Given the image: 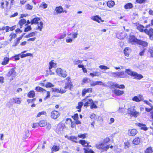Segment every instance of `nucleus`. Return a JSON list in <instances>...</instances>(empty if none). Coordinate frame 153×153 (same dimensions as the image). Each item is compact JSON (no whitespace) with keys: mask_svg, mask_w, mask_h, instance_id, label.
<instances>
[{"mask_svg":"<svg viewBox=\"0 0 153 153\" xmlns=\"http://www.w3.org/2000/svg\"><path fill=\"white\" fill-rule=\"evenodd\" d=\"M129 42L132 45H140L142 46L146 47L148 46V43L146 42L143 41L141 40L137 39L134 36H130L129 40Z\"/></svg>","mask_w":153,"mask_h":153,"instance_id":"1","label":"nucleus"},{"mask_svg":"<svg viewBox=\"0 0 153 153\" xmlns=\"http://www.w3.org/2000/svg\"><path fill=\"white\" fill-rule=\"evenodd\" d=\"M126 72L131 76L134 77V79H140L143 77V76L140 74H138L136 72L133 71L130 69H126Z\"/></svg>","mask_w":153,"mask_h":153,"instance_id":"2","label":"nucleus"},{"mask_svg":"<svg viewBox=\"0 0 153 153\" xmlns=\"http://www.w3.org/2000/svg\"><path fill=\"white\" fill-rule=\"evenodd\" d=\"M104 143H102L99 144H97L95 145L96 147L99 149H102L103 151H105L109 148V145H107L105 146Z\"/></svg>","mask_w":153,"mask_h":153,"instance_id":"3","label":"nucleus"},{"mask_svg":"<svg viewBox=\"0 0 153 153\" xmlns=\"http://www.w3.org/2000/svg\"><path fill=\"white\" fill-rule=\"evenodd\" d=\"M56 71L59 76L62 77H65L67 76L66 72L60 68H57Z\"/></svg>","mask_w":153,"mask_h":153,"instance_id":"4","label":"nucleus"},{"mask_svg":"<svg viewBox=\"0 0 153 153\" xmlns=\"http://www.w3.org/2000/svg\"><path fill=\"white\" fill-rule=\"evenodd\" d=\"M65 128V124L63 123H60L57 125L56 129V131L58 134H61L62 132Z\"/></svg>","mask_w":153,"mask_h":153,"instance_id":"5","label":"nucleus"},{"mask_svg":"<svg viewBox=\"0 0 153 153\" xmlns=\"http://www.w3.org/2000/svg\"><path fill=\"white\" fill-rule=\"evenodd\" d=\"M22 102L21 98L15 97L10 99L9 101V103L11 104H20Z\"/></svg>","mask_w":153,"mask_h":153,"instance_id":"6","label":"nucleus"},{"mask_svg":"<svg viewBox=\"0 0 153 153\" xmlns=\"http://www.w3.org/2000/svg\"><path fill=\"white\" fill-rule=\"evenodd\" d=\"M8 77H11V80H13L16 76V72L14 70V69L12 68L6 74Z\"/></svg>","mask_w":153,"mask_h":153,"instance_id":"7","label":"nucleus"},{"mask_svg":"<svg viewBox=\"0 0 153 153\" xmlns=\"http://www.w3.org/2000/svg\"><path fill=\"white\" fill-rule=\"evenodd\" d=\"M144 32L149 36L150 39L151 40L153 39V29L152 28H151L149 30L146 29L144 30Z\"/></svg>","mask_w":153,"mask_h":153,"instance_id":"8","label":"nucleus"},{"mask_svg":"<svg viewBox=\"0 0 153 153\" xmlns=\"http://www.w3.org/2000/svg\"><path fill=\"white\" fill-rule=\"evenodd\" d=\"M60 114L58 111L54 110L51 113V117L53 119H57L59 116Z\"/></svg>","mask_w":153,"mask_h":153,"instance_id":"9","label":"nucleus"},{"mask_svg":"<svg viewBox=\"0 0 153 153\" xmlns=\"http://www.w3.org/2000/svg\"><path fill=\"white\" fill-rule=\"evenodd\" d=\"M137 132V130L135 129H130L128 130V134L129 136H135Z\"/></svg>","mask_w":153,"mask_h":153,"instance_id":"10","label":"nucleus"},{"mask_svg":"<svg viewBox=\"0 0 153 153\" xmlns=\"http://www.w3.org/2000/svg\"><path fill=\"white\" fill-rule=\"evenodd\" d=\"M83 102H85L84 104V106L85 107L91 105L93 103V101L91 99H84L83 100Z\"/></svg>","mask_w":153,"mask_h":153,"instance_id":"11","label":"nucleus"},{"mask_svg":"<svg viewBox=\"0 0 153 153\" xmlns=\"http://www.w3.org/2000/svg\"><path fill=\"white\" fill-rule=\"evenodd\" d=\"M91 19L99 23L100 22H103L104 21V20L102 19L101 17L98 15H96L94 16L93 17L91 18Z\"/></svg>","mask_w":153,"mask_h":153,"instance_id":"12","label":"nucleus"},{"mask_svg":"<svg viewBox=\"0 0 153 153\" xmlns=\"http://www.w3.org/2000/svg\"><path fill=\"white\" fill-rule=\"evenodd\" d=\"M60 149V147L59 146L53 145L51 149L52 153H53L54 152H56L58 151Z\"/></svg>","mask_w":153,"mask_h":153,"instance_id":"13","label":"nucleus"},{"mask_svg":"<svg viewBox=\"0 0 153 153\" xmlns=\"http://www.w3.org/2000/svg\"><path fill=\"white\" fill-rule=\"evenodd\" d=\"M55 11L57 13H60L63 11V9L61 6H59L56 8Z\"/></svg>","mask_w":153,"mask_h":153,"instance_id":"14","label":"nucleus"},{"mask_svg":"<svg viewBox=\"0 0 153 153\" xmlns=\"http://www.w3.org/2000/svg\"><path fill=\"white\" fill-rule=\"evenodd\" d=\"M140 141V138L138 137L135 138L133 141V143L135 145L139 144Z\"/></svg>","mask_w":153,"mask_h":153,"instance_id":"15","label":"nucleus"},{"mask_svg":"<svg viewBox=\"0 0 153 153\" xmlns=\"http://www.w3.org/2000/svg\"><path fill=\"white\" fill-rule=\"evenodd\" d=\"M114 93L117 95H120L123 94L124 92L123 91H121L120 90L116 89L114 91Z\"/></svg>","mask_w":153,"mask_h":153,"instance_id":"16","label":"nucleus"},{"mask_svg":"<svg viewBox=\"0 0 153 153\" xmlns=\"http://www.w3.org/2000/svg\"><path fill=\"white\" fill-rule=\"evenodd\" d=\"M72 86V85L71 82H67L65 83V85L64 88L66 90L68 88H70V89L71 90V87Z\"/></svg>","mask_w":153,"mask_h":153,"instance_id":"17","label":"nucleus"},{"mask_svg":"<svg viewBox=\"0 0 153 153\" xmlns=\"http://www.w3.org/2000/svg\"><path fill=\"white\" fill-rule=\"evenodd\" d=\"M130 114L135 117H137L139 115V113L135 110H133L130 111Z\"/></svg>","mask_w":153,"mask_h":153,"instance_id":"18","label":"nucleus"},{"mask_svg":"<svg viewBox=\"0 0 153 153\" xmlns=\"http://www.w3.org/2000/svg\"><path fill=\"white\" fill-rule=\"evenodd\" d=\"M138 126L140 127L141 129H143L144 131H146L148 129V128L146 126V125L145 124L138 123L137 124Z\"/></svg>","mask_w":153,"mask_h":153,"instance_id":"19","label":"nucleus"},{"mask_svg":"<svg viewBox=\"0 0 153 153\" xmlns=\"http://www.w3.org/2000/svg\"><path fill=\"white\" fill-rule=\"evenodd\" d=\"M79 143L84 147H87L88 145V143L84 140H80L79 141Z\"/></svg>","mask_w":153,"mask_h":153,"instance_id":"20","label":"nucleus"},{"mask_svg":"<svg viewBox=\"0 0 153 153\" xmlns=\"http://www.w3.org/2000/svg\"><path fill=\"white\" fill-rule=\"evenodd\" d=\"M40 19L39 18H36L32 19L31 21V23L32 25L35 24H37L38 23V21H39Z\"/></svg>","mask_w":153,"mask_h":153,"instance_id":"21","label":"nucleus"},{"mask_svg":"<svg viewBox=\"0 0 153 153\" xmlns=\"http://www.w3.org/2000/svg\"><path fill=\"white\" fill-rule=\"evenodd\" d=\"M8 2L6 1H3L1 3V6L0 7L2 9H3L4 7L5 6L6 7L8 5Z\"/></svg>","mask_w":153,"mask_h":153,"instance_id":"22","label":"nucleus"},{"mask_svg":"<svg viewBox=\"0 0 153 153\" xmlns=\"http://www.w3.org/2000/svg\"><path fill=\"white\" fill-rule=\"evenodd\" d=\"M53 61V60H52L49 62L50 66L49 69L50 70H51L52 68H55L56 67V64L54 63Z\"/></svg>","mask_w":153,"mask_h":153,"instance_id":"23","label":"nucleus"},{"mask_svg":"<svg viewBox=\"0 0 153 153\" xmlns=\"http://www.w3.org/2000/svg\"><path fill=\"white\" fill-rule=\"evenodd\" d=\"M130 51V48H126L124 50V53L126 56H128Z\"/></svg>","mask_w":153,"mask_h":153,"instance_id":"24","label":"nucleus"},{"mask_svg":"<svg viewBox=\"0 0 153 153\" xmlns=\"http://www.w3.org/2000/svg\"><path fill=\"white\" fill-rule=\"evenodd\" d=\"M26 22V20L25 19H21L19 22V27L22 28V25L25 24Z\"/></svg>","mask_w":153,"mask_h":153,"instance_id":"25","label":"nucleus"},{"mask_svg":"<svg viewBox=\"0 0 153 153\" xmlns=\"http://www.w3.org/2000/svg\"><path fill=\"white\" fill-rule=\"evenodd\" d=\"M136 28L137 29L139 30L140 31L143 32L144 31V27L141 25H138L136 26Z\"/></svg>","mask_w":153,"mask_h":153,"instance_id":"26","label":"nucleus"},{"mask_svg":"<svg viewBox=\"0 0 153 153\" xmlns=\"http://www.w3.org/2000/svg\"><path fill=\"white\" fill-rule=\"evenodd\" d=\"M112 86H114L115 87L120 88V89H123L125 88V86L123 85H119L117 83L114 84L112 85Z\"/></svg>","mask_w":153,"mask_h":153,"instance_id":"27","label":"nucleus"},{"mask_svg":"<svg viewBox=\"0 0 153 153\" xmlns=\"http://www.w3.org/2000/svg\"><path fill=\"white\" fill-rule=\"evenodd\" d=\"M35 95V93L33 91H30L27 94V96L29 97L33 98Z\"/></svg>","mask_w":153,"mask_h":153,"instance_id":"28","label":"nucleus"},{"mask_svg":"<svg viewBox=\"0 0 153 153\" xmlns=\"http://www.w3.org/2000/svg\"><path fill=\"white\" fill-rule=\"evenodd\" d=\"M9 60V59L7 57H5L3 61L2 62V65H4L7 64Z\"/></svg>","mask_w":153,"mask_h":153,"instance_id":"29","label":"nucleus"},{"mask_svg":"<svg viewBox=\"0 0 153 153\" xmlns=\"http://www.w3.org/2000/svg\"><path fill=\"white\" fill-rule=\"evenodd\" d=\"M83 102H79L78 103V106L76 107V108L77 109H79L78 111L80 112L81 111V108L83 105Z\"/></svg>","mask_w":153,"mask_h":153,"instance_id":"30","label":"nucleus"},{"mask_svg":"<svg viewBox=\"0 0 153 153\" xmlns=\"http://www.w3.org/2000/svg\"><path fill=\"white\" fill-rule=\"evenodd\" d=\"M39 126L41 127H43L47 124L46 121L45 120L40 121L39 123Z\"/></svg>","mask_w":153,"mask_h":153,"instance_id":"31","label":"nucleus"},{"mask_svg":"<svg viewBox=\"0 0 153 153\" xmlns=\"http://www.w3.org/2000/svg\"><path fill=\"white\" fill-rule=\"evenodd\" d=\"M109 74L114 77H118V72H112L110 71Z\"/></svg>","mask_w":153,"mask_h":153,"instance_id":"32","label":"nucleus"},{"mask_svg":"<svg viewBox=\"0 0 153 153\" xmlns=\"http://www.w3.org/2000/svg\"><path fill=\"white\" fill-rule=\"evenodd\" d=\"M107 6L109 7H113L114 5V2L112 1H108L107 2Z\"/></svg>","mask_w":153,"mask_h":153,"instance_id":"33","label":"nucleus"},{"mask_svg":"<svg viewBox=\"0 0 153 153\" xmlns=\"http://www.w3.org/2000/svg\"><path fill=\"white\" fill-rule=\"evenodd\" d=\"M132 7V4L130 3H127L124 6V8L126 9H131Z\"/></svg>","mask_w":153,"mask_h":153,"instance_id":"34","label":"nucleus"},{"mask_svg":"<svg viewBox=\"0 0 153 153\" xmlns=\"http://www.w3.org/2000/svg\"><path fill=\"white\" fill-rule=\"evenodd\" d=\"M36 33L37 32L36 31L32 32L28 35L26 36H25V37L29 38L31 36H35L36 34Z\"/></svg>","mask_w":153,"mask_h":153,"instance_id":"35","label":"nucleus"},{"mask_svg":"<svg viewBox=\"0 0 153 153\" xmlns=\"http://www.w3.org/2000/svg\"><path fill=\"white\" fill-rule=\"evenodd\" d=\"M43 27V23L42 22H41L39 23V25L36 28V29L39 30L40 31H41Z\"/></svg>","mask_w":153,"mask_h":153,"instance_id":"36","label":"nucleus"},{"mask_svg":"<svg viewBox=\"0 0 153 153\" xmlns=\"http://www.w3.org/2000/svg\"><path fill=\"white\" fill-rule=\"evenodd\" d=\"M36 90L37 91L43 92L44 91H45V89L39 86L36 87Z\"/></svg>","mask_w":153,"mask_h":153,"instance_id":"37","label":"nucleus"},{"mask_svg":"<svg viewBox=\"0 0 153 153\" xmlns=\"http://www.w3.org/2000/svg\"><path fill=\"white\" fill-rule=\"evenodd\" d=\"M32 55V54L30 53H27L26 54H22L20 55L21 58H23L27 56H30Z\"/></svg>","mask_w":153,"mask_h":153,"instance_id":"38","label":"nucleus"},{"mask_svg":"<svg viewBox=\"0 0 153 153\" xmlns=\"http://www.w3.org/2000/svg\"><path fill=\"white\" fill-rule=\"evenodd\" d=\"M132 100L134 101H135L136 102H139L140 101L141 99H139V98L137 96H134L132 99Z\"/></svg>","mask_w":153,"mask_h":153,"instance_id":"39","label":"nucleus"},{"mask_svg":"<svg viewBox=\"0 0 153 153\" xmlns=\"http://www.w3.org/2000/svg\"><path fill=\"white\" fill-rule=\"evenodd\" d=\"M118 77L123 78L124 77V72L123 71L118 72Z\"/></svg>","mask_w":153,"mask_h":153,"instance_id":"40","label":"nucleus"},{"mask_svg":"<svg viewBox=\"0 0 153 153\" xmlns=\"http://www.w3.org/2000/svg\"><path fill=\"white\" fill-rule=\"evenodd\" d=\"M99 67L102 69L106 70L109 69V68L103 65H100L99 66Z\"/></svg>","mask_w":153,"mask_h":153,"instance_id":"41","label":"nucleus"},{"mask_svg":"<svg viewBox=\"0 0 153 153\" xmlns=\"http://www.w3.org/2000/svg\"><path fill=\"white\" fill-rule=\"evenodd\" d=\"M69 38V37H68L66 39L65 41L67 43H71L73 41V39Z\"/></svg>","mask_w":153,"mask_h":153,"instance_id":"42","label":"nucleus"},{"mask_svg":"<svg viewBox=\"0 0 153 153\" xmlns=\"http://www.w3.org/2000/svg\"><path fill=\"white\" fill-rule=\"evenodd\" d=\"M72 117L75 120H77L79 118L78 115L77 114H75L74 116H73Z\"/></svg>","mask_w":153,"mask_h":153,"instance_id":"43","label":"nucleus"},{"mask_svg":"<svg viewBox=\"0 0 153 153\" xmlns=\"http://www.w3.org/2000/svg\"><path fill=\"white\" fill-rule=\"evenodd\" d=\"M70 120L71 122V126L72 128H74L76 126V124L75 122L72 121L71 119H70Z\"/></svg>","mask_w":153,"mask_h":153,"instance_id":"44","label":"nucleus"},{"mask_svg":"<svg viewBox=\"0 0 153 153\" xmlns=\"http://www.w3.org/2000/svg\"><path fill=\"white\" fill-rule=\"evenodd\" d=\"M146 0H136V2L139 4L145 3Z\"/></svg>","mask_w":153,"mask_h":153,"instance_id":"45","label":"nucleus"},{"mask_svg":"<svg viewBox=\"0 0 153 153\" xmlns=\"http://www.w3.org/2000/svg\"><path fill=\"white\" fill-rule=\"evenodd\" d=\"M54 86V85L50 82H48L46 85V87L47 88L52 87Z\"/></svg>","mask_w":153,"mask_h":153,"instance_id":"46","label":"nucleus"},{"mask_svg":"<svg viewBox=\"0 0 153 153\" xmlns=\"http://www.w3.org/2000/svg\"><path fill=\"white\" fill-rule=\"evenodd\" d=\"M148 52L151 54V57H153V48H150Z\"/></svg>","mask_w":153,"mask_h":153,"instance_id":"47","label":"nucleus"},{"mask_svg":"<svg viewBox=\"0 0 153 153\" xmlns=\"http://www.w3.org/2000/svg\"><path fill=\"white\" fill-rule=\"evenodd\" d=\"M90 85L91 86H95L97 85V81H91L90 82Z\"/></svg>","mask_w":153,"mask_h":153,"instance_id":"48","label":"nucleus"},{"mask_svg":"<svg viewBox=\"0 0 153 153\" xmlns=\"http://www.w3.org/2000/svg\"><path fill=\"white\" fill-rule=\"evenodd\" d=\"M31 29V28L30 26H27L26 28H25L24 31L25 32H27Z\"/></svg>","mask_w":153,"mask_h":153,"instance_id":"49","label":"nucleus"},{"mask_svg":"<svg viewBox=\"0 0 153 153\" xmlns=\"http://www.w3.org/2000/svg\"><path fill=\"white\" fill-rule=\"evenodd\" d=\"M77 138L75 136H71V140L73 142L76 143L77 142L76 141L77 140Z\"/></svg>","mask_w":153,"mask_h":153,"instance_id":"50","label":"nucleus"},{"mask_svg":"<svg viewBox=\"0 0 153 153\" xmlns=\"http://www.w3.org/2000/svg\"><path fill=\"white\" fill-rule=\"evenodd\" d=\"M97 85H102L104 86H105V85L101 81H97Z\"/></svg>","mask_w":153,"mask_h":153,"instance_id":"51","label":"nucleus"},{"mask_svg":"<svg viewBox=\"0 0 153 153\" xmlns=\"http://www.w3.org/2000/svg\"><path fill=\"white\" fill-rule=\"evenodd\" d=\"M109 141V138H106L104 139L103 142L102 143H104V145L105 146V144L108 142Z\"/></svg>","mask_w":153,"mask_h":153,"instance_id":"52","label":"nucleus"},{"mask_svg":"<svg viewBox=\"0 0 153 153\" xmlns=\"http://www.w3.org/2000/svg\"><path fill=\"white\" fill-rule=\"evenodd\" d=\"M86 134H79L78 135V137L79 138H85L86 137Z\"/></svg>","mask_w":153,"mask_h":153,"instance_id":"53","label":"nucleus"},{"mask_svg":"<svg viewBox=\"0 0 153 153\" xmlns=\"http://www.w3.org/2000/svg\"><path fill=\"white\" fill-rule=\"evenodd\" d=\"M59 93L60 94H63V93H65L66 90L64 88H61L59 89Z\"/></svg>","mask_w":153,"mask_h":153,"instance_id":"54","label":"nucleus"},{"mask_svg":"<svg viewBox=\"0 0 153 153\" xmlns=\"http://www.w3.org/2000/svg\"><path fill=\"white\" fill-rule=\"evenodd\" d=\"M152 149L151 147H149L146 149L145 153H150L152 151Z\"/></svg>","mask_w":153,"mask_h":153,"instance_id":"55","label":"nucleus"},{"mask_svg":"<svg viewBox=\"0 0 153 153\" xmlns=\"http://www.w3.org/2000/svg\"><path fill=\"white\" fill-rule=\"evenodd\" d=\"M39 126V123H35L33 124V128H36Z\"/></svg>","mask_w":153,"mask_h":153,"instance_id":"56","label":"nucleus"},{"mask_svg":"<svg viewBox=\"0 0 153 153\" xmlns=\"http://www.w3.org/2000/svg\"><path fill=\"white\" fill-rule=\"evenodd\" d=\"M25 135L26 137H29V132L28 130H25Z\"/></svg>","mask_w":153,"mask_h":153,"instance_id":"57","label":"nucleus"},{"mask_svg":"<svg viewBox=\"0 0 153 153\" xmlns=\"http://www.w3.org/2000/svg\"><path fill=\"white\" fill-rule=\"evenodd\" d=\"M52 91L53 92H56L59 93V89L56 88H52Z\"/></svg>","mask_w":153,"mask_h":153,"instance_id":"58","label":"nucleus"},{"mask_svg":"<svg viewBox=\"0 0 153 153\" xmlns=\"http://www.w3.org/2000/svg\"><path fill=\"white\" fill-rule=\"evenodd\" d=\"M46 112L45 111H42L41 112H39L38 114H37L36 117H39L42 114H46Z\"/></svg>","mask_w":153,"mask_h":153,"instance_id":"59","label":"nucleus"},{"mask_svg":"<svg viewBox=\"0 0 153 153\" xmlns=\"http://www.w3.org/2000/svg\"><path fill=\"white\" fill-rule=\"evenodd\" d=\"M36 100L35 98H33L32 99H28L27 100V102L29 103L30 102L33 103Z\"/></svg>","mask_w":153,"mask_h":153,"instance_id":"60","label":"nucleus"},{"mask_svg":"<svg viewBox=\"0 0 153 153\" xmlns=\"http://www.w3.org/2000/svg\"><path fill=\"white\" fill-rule=\"evenodd\" d=\"M114 68L116 69V70H120L121 69H123V66H119L118 67H114Z\"/></svg>","mask_w":153,"mask_h":153,"instance_id":"61","label":"nucleus"},{"mask_svg":"<svg viewBox=\"0 0 153 153\" xmlns=\"http://www.w3.org/2000/svg\"><path fill=\"white\" fill-rule=\"evenodd\" d=\"M91 108H97V106L93 102V103L91 104Z\"/></svg>","mask_w":153,"mask_h":153,"instance_id":"62","label":"nucleus"},{"mask_svg":"<svg viewBox=\"0 0 153 153\" xmlns=\"http://www.w3.org/2000/svg\"><path fill=\"white\" fill-rule=\"evenodd\" d=\"M81 62V61L79 60H76L74 61V63L75 65L78 64Z\"/></svg>","mask_w":153,"mask_h":153,"instance_id":"63","label":"nucleus"},{"mask_svg":"<svg viewBox=\"0 0 153 153\" xmlns=\"http://www.w3.org/2000/svg\"><path fill=\"white\" fill-rule=\"evenodd\" d=\"M66 36L65 33H63V34L59 38V39H62L64 38Z\"/></svg>","mask_w":153,"mask_h":153,"instance_id":"64","label":"nucleus"}]
</instances>
